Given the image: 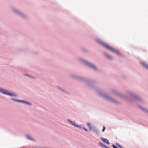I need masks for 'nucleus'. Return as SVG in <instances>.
<instances>
[{"label": "nucleus", "mask_w": 148, "mask_h": 148, "mask_svg": "<svg viewBox=\"0 0 148 148\" xmlns=\"http://www.w3.org/2000/svg\"><path fill=\"white\" fill-rule=\"evenodd\" d=\"M100 43L104 47H106L108 50L114 52L115 53H116L117 54L120 55V53L119 51L115 50L112 47H110L107 44H105L104 43L102 42H101Z\"/></svg>", "instance_id": "nucleus-1"}, {"label": "nucleus", "mask_w": 148, "mask_h": 148, "mask_svg": "<svg viewBox=\"0 0 148 148\" xmlns=\"http://www.w3.org/2000/svg\"><path fill=\"white\" fill-rule=\"evenodd\" d=\"M0 92L7 95L10 96H17V95L13 93H11L8 91L5 90L3 89L0 88Z\"/></svg>", "instance_id": "nucleus-2"}, {"label": "nucleus", "mask_w": 148, "mask_h": 148, "mask_svg": "<svg viewBox=\"0 0 148 148\" xmlns=\"http://www.w3.org/2000/svg\"><path fill=\"white\" fill-rule=\"evenodd\" d=\"M11 99L12 100H13L14 101H18V102H22L23 103H25L27 104H29V105H31V104L30 103H28V102H27V101H22V100H18L15 99Z\"/></svg>", "instance_id": "nucleus-3"}, {"label": "nucleus", "mask_w": 148, "mask_h": 148, "mask_svg": "<svg viewBox=\"0 0 148 148\" xmlns=\"http://www.w3.org/2000/svg\"><path fill=\"white\" fill-rule=\"evenodd\" d=\"M86 63L90 67L93 68L94 69H96V67L93 65L91 63H89L87 62H86Z\"/></svg>", "instance_id": "nucleus-4"}, {"label": "nucleus", "mask_w": 148, "mask_h": 148, "mask_svg": "<svg viewBox=\"0 0 148 148\" xmlns=\"http://www.w3.org/2000/svg\"><path fill=\"white\" fill-rule=\"evenodd\" d=\"M140 63L144 67L147 69H148V65L147 64L144 62H141Z\"/></svg>", "instance_id": "nucleus-5"}, {"label": "nucleus", "mask_w": 148, "mask_h": 148, "mask_svg": "<svg viewBox=\"0 0 148 148\" xmlns=\"http://www.w3.org/2000/svg\"><path fill=\"white\" fill-rule=\"evenodd\" d=\"M101 140L104 142L108 144H110V143L109 142V140L106 139L102 138Z\"/></svg>", "instance_id": "nucleus-6"}, {"label": "nucleus", "mask_w": 148, "mask_h": 148, "mask_svg": "<svg viewBox=\"0 0 148 148\" xmlns=\"http://www.w3.org/2000/svg\"><path fill=\"white\" fill-rule=\"evenodd\" d=\"M68 121L70 122L71 123L72 125H73L74 126L76 127H78V126L76 125L75 124V123L74 122H72V121H70L69 120H68Z\"/></svg>", "instance_id": "nucleus-7"}, {"label": "nucleus", "mask_w": 148, "mask_h": 148, "mask_svg": "<svg viewBox=\"0 0 148 148\" xmlns=\"http://www.w3.org/2000/svg\"><path fill=\"white\" fill-rule=\"evenodd\" d=\"M99 144H100V145L101 146V147H103L105 148H110L108 147H107V146H106L105 145L103 144H102V143H99Z\"/></svg>", "instance_id": "nucleus-8"}, {"label": "nucleus", "mask_w": 148, "mask_h": 148, "mask_svg": "<svg viewBox=\"0 0 148 148\" xmlns=\"http://www.w3.org/2000/svg\"><path fill=\"white\" fill-rule=\"evenodd\" d=\"M87 125L90 128H92V125H91V123H87Z\"/></svg>", "instance_id": "nucleus-9"}, {"label": "nucleus", "mask_w": 148, "mask_h": 148, "mask_svg": "<svg viewBox=\"0 0 148 148\" xmlns=\"http://www.w3.org/2000/svg\"><path fill=\"white\" fill-rule=\"evenodd\" d=\"M106 56L109 59H111L112 58V57L110 56L109 55H106Z\"/></svg>", "instance_id": "nucleus-10"}, {"label": "nucleus", "mask_w": 148, "mask_h": 148, "mask_svg": "<svg viewBox=\"0 0 148 148\" xmlns=\"http://www.w3.org/2000/svg\"><path fill=\"white\" fill-rule=\"evenodd\" d=\"M112 146L114 148H118L117 147H116L115 145H113Z\"/></svg>", "instance_id": "nucleus-11"}, {"label": "nucleus", "mask_w": 148, "mask_h": 148, "mask_svg": "<svg viewBox=\"0 0 148 148\" xmlns=\"http://www.w3.org/2000/svg\"><path fill=\"white\" fill-rule=\"evenodd\" d=\"M105 129H106V127L104 126H103V129L102 130V131L103 132L105 131Z\"/></svg>", "instance_id": "nucleus-12"}, {"label": "nucleus", "mask_w": 148, "mask_h": 148, "mask_svg": "<svg viewBox=\"0 0 148 148\" xmlns=\"http://www.w3.org/2000/svg\"><path fill=\"white\" fill-rule=\"evenodd\" d=\"M27 138H28L29 139H31L32 140V139L31 138H30V137L29 136H27Z\"/></svg>", "instance_id": "nucleus-13"}, {"label": "nucleus", "mask_w": 148, "mask_h": 148, "mask_svg": "<svg viewBox=\"0 0 148 148\" xmlns=\"http://www.w3.org/2000/svg\"><path fill=\"white\" fill-rule=\"evenodd\" d=\"M84 130L86 131H88V130L87 129H86L85 128H84Z\"/></svg>", "instance_id": "nucleus-14"}]
</instances>
